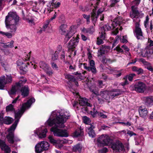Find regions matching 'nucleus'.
<instances>
[{"instance_id":"1","label":"nucleus","mask_w":153,"mask_h":153,"mask_svg":"<svg viewBox=\"0 0 153 153\" xmlns=\"http://www.w3.org/2000/svg\"><path fill=\"white\" fill-rule=\"evenodd\" d=\"M70 116L69 113L66 111L61 114L56 111L52 112L46 123L51 126L55 124L51 129V131L53 132L54 136L65 137L68 136L67 130L59 129L58 127L64 128L65 126L64 123L67 119H68Z\"/></svg>"},{"instance_id":"2","label":"nucleus","mask_w":153,"mask_h":153,"mask_svg":"<svg viewBox=\"0 0 153 153\" xmlns=\"http://www.w3.org/2000/svg\"><path fill=\"white\" fill-rule=\"evenodd\" d=\"M35 99L33 98H32L28 100L27 102L23 104L20 110L17 112H15L14 106L12 104H10L6 107L7 111H12L15 112V120L14 123L11 127L8 129L9 133L7 135V138L9 142L11 144L14 143L15 137L14 135V131L16 129L17 125L19 122V119L25 111L26 109L29 108L31 104L34 102Z\"/></svg>"},{"instance_id":"3","label":"nucleus","mask_w":153,"mask_h":153,"mask_svg":"<svg viewBox=\"0 0 153 153\" xmlns=\"http://www.w3.org/2000/svg\"><path fill=\"white\" fill-rule=\"evenodd\" d=\"M19 21V17L16 12H10L5 17L6 27L11 33H15L16 30V25Z\"/></svg>"},{"instance_id":"4","label":"nucleus","mask_w":153,"mask_h":153,"mask_svg":"<svg viewBox=\"0 0 153 153\" xmlns=\"http://www.w3.org/2000/svg\"><path fill=\"white\" fill-rule=\"evenodd\" d=\"M96 0V4L94 6V9H93L91 14V19L94 26L99 15L104 11V7H99L98 5L100 0Z\"/></svg>"},{"instance_id":"5","label":"nucleus","mask_w":153,"mask_h":153,"mask_svg":"<svg viewBox=\"0 0 153 153\" xmlns=\"http://www.w3.org/2000/svg\"><path fill=\"white\" fill-rule=\"evenodd\" d=\"M140 20L137 19L134 20V23L135 25V29L134 32V35L138 40H143L144 39L143 33L140 27Z\"/></svg>"},{"instance_id":"6","label":"nucleus","mask_w":153,"mask_h":153,"mask_svg":"<svg viewBox=\"0 0 153 153\" xmlns=\"http://www.w3.org/2000/svg\"><path fill=\"white\" fill-rule=\"evenodd\" d=\"M124 20L120 16L115 19L114 21L112 22L111 25L113 26L114 28L117 25L118 26L115 29L111 32L112 35H116L119 32L118 29L120 30H121L123 29L121 25L122 23H124Z\"/></svg>"},{"instance_id":"7","label":"nucleus","mask_w":153,"mask_h":153,"mask_svg":"<svg viewBox=\"0 0 153 153\" xmlns=\"http://www.w3.org/2000/svg\"><path fill=\"white\" fill-rule=\"evenodd\" d=\"M98 146H108L112 144V140L107 135L102 134L97 140Z\"/></svg>"},{"instance_id":"8","label":"nucleus","mask_w":153,"mask_h":153,"mask_svg":"<svg viewBox=\"0 0 153 153\" xmlns=\"http://www.w3.org/2000/svg\"><path fill=\"white\" fill-rule=\"evenodd\" d=\"M146 84L141 82H138L134 85H132L131 87V90L135 91L137 93H143L146 90Z\"/></svg>"},{"instance_id":"9","label":"nucleus","mask_w":153,"mask_h":153,"mask_svg":"<svg viewBox=\"0 0 153 153\" xmlns=\"http://www.w3.org/2000/svg\"><path fill=\"white\" fill-rule=\"evenodd\" d=\"M83 121L85 124L88 125V126L86 127V130L88 132L89 136L92 138L94 137L95 135V133L93 130L94 127L92 124H89L91 121L90 119L86 116H85L83 117Z\"/></svg>"},{"instance_id":"10","label":"nucleus","mask_w":153,"mask_h":153,"mask_svg":"<svg viewBox=\"0 0 153 153\" xmlns=\"http://www.w3.org/2000/svg\"><path fill=\"white\" fill-rule=\"evenodd\" d=\"M131 11L130 13V17L134 20L137 19H140V18H142L144 16V13L142 12H139L138 8H134V6L131 7Z\"/></svg>"},{"instance_id":"11","label":"nucleus","mask_w":153,"mask_h":153,"mask_svg":"<svg viewBox=\"0 0 153 153\" xmlns=\"http://www.w3.org/2000/svg\"><path fill=\"white\" fill-rule=\"evenodd\" d=\"M5 78L4 76L0 77V89H2L6 84L10 83L12 82V77L10 75H6Z\"/></svg>"},{"instance_id":"12","label":"nucleus","mask_w":153,"mask_h":153,"mask_svg":"<svg viewBox=\"0 0 153 153\" xmlns=\"http://www.w3.org/2000/svg\"><path fill=\"white\" fill-rule=\"evenodd\" d=\"M90 66H87L86 63L82 64L83 65L84 68L89 71H91L94 74H96L97 72V71L95 66V62L93 60H91L89 62Z\"/></svg>"},{"instance_id":"13","label":"nucleus","mask_w":153,"mask_h":153,"mask_svg":"<svg viewBox=\"0 0 153 153\" xmlns=\"http://www.w3.org/2000/svg\"><path fill=\"white\" fill-rule=\"evenodd\" d=\"M26 81V80L24 79L23 80H20L18 82L16 83V85L13 86L10 90L9 92V94H15L16 92L20 89L22 84L25 83Z\"/></svg>"},{"instance_id":"14","label":"nucleus","mask_w":153,"mask_h":153,"mask_svg":"<svg viewBox=\"0 0 153 153\" xmlns=\"http://www.w3.org/2000/svg\"><path fill=\"white\" fill-rule=\"evenodd\" d=\"M39 64L40 68L42 69L48 75L50 76L52 74L53 70L47 64L43 62H41Z\"/></svg>"},{"instance_id":"15","label":"nucleus","mask_w":153,"mask_h":153,"mask_svg":"<svg viewBox=\"0 0 153 153\" xmlns=\"http://www.w3.org/2000/svg\"><path fill=\"white\" fill-rule=\"evenodd\" d=\"M79 41L78 38L73 37L68 44V48L69 50L73 51L78 45Z\"/></svg>"},{"instance_id":"16","label":"nucleus","mask_w":153,"mask_h":153,"mask_svg":"<svg viewBox=\"0 0 153 153\" xmlns=\"http://www.w3.org/2000/svg\"><path fill=\"white\" fill-rule=\"evenodd\" d=\"M111 148L114 151L116 152L122 150L124 148L122 143L118 141L115 143H112Z\"/></svg>"},{"instance_id":"17","label":"nucleus","mask_w":153,"mask_h":153,"mask_svg":"<svg viewBox=\"0 0 153 153\" xmlns=\"http://www.w3.org/2000/svg\"><path fill=\"white\" fill-rule=\"evenodd\" d=\"M110 47L108 46H106L105 45H102L100 48V51L98 52V56H101L104 54L107 53L110 50Z\"/></svg>"},{"instance_id":"18","label":"nucleus","mask_w":153,"mask_h":153,"mask_svg":"<svg viewBox=\"0 0 153 153\" xmlns=\"http://www.w3.org/2000/svg\"><path fill=\"white\" fill-rule=\"evenodd\" d=\"M122 93V91L119 89H113L109 92V95L111 98L120 95Z\"/></svg>"},{"instance_id":"19","label":"nucleus","mask_w":153,"mask_h":153,"mask_svg":"<svg viewBox=\"0 0 153 153\" xmlns=\"http://www.w3.org/2000/svg\"><path fill=\"white\" fill-rule=\"evenodd\" d=\"M0 146L2 149L4 150L5 153H10V148L6 145L4 141L1 139H0Z\"/></svg>"},{"instance_id":"20","label":"nucleus","mask_w":153,"mask_h":153,"mask_svg":"<svg viewBox=\"0 0 153 153\" xmlns=\"http://www.w3.org/2000/svg\"><path fill=\"white\" fill-rule=\"evenodd\" d=\"M48 139L50 140V142L54 145H55L56 148L61 149L63 145L62 144H59V140H55L51 136H49Z\"/></svg>"},{"instance_id":"21","label":"nucleus","mask_w":153,"mask_h":153,"mask_svg":"<svg viewBox=\"0 0 153 153\" xmlns=\"http://www.w3.org/2000/svg\"><path fill=\"white\" fill-rule=\"evenodd\" d=\"M138 111L140 116L143 118H145L147 116L148 111L146 108H143L142 107L140 106L139 107Z\"/></svg>"},{"instance_id":"22","label":"nucleus","mask_w":153,"mask_h":153,"mask_svg":"<svg viewBox=\"0 0 153 153\" xmlns=\"http://www.w3.org/2000/svg\"><path fill=\"white\" fill-rule=\"evenodd\" d=\"M21 91L22 93V95L23 97L27 96L29 92L28 86L25 85L22 87L21 89Z\"/></svg>"},{"instance_id":"23","label":"nucleus","mask_w":153,"mask_h":153,"mask_svg":"<svg viewBox=\"0 0 153 153\" xmlns=\"http://www.w3.org/2000/svg\"><path fill=\"white\" fill-rule=\"evenodd\" d=\"M100 95L101 97L107 100H109L111 98L109 92L107 91H101L100 93Z\"/></svg>"},{"instance_id":"24","label":"nucleus","mask_w":153,"mask_h":153,"mask_svg":"<svg viewBox=\"0 0 153 153\" xmlns=\"http://www.w3.org/2000/svg\"><path fill=\"white\" fill-rule=\"evenodd\" d=\"M153 54V49H145L142 53V55L143 57H145L147 56L148 58H150Z\"/></svg>"},{"instance_id":"25","label":"nucleus","mask_w":153,"mask_h":153,"mask_svg":"<svg viewBox=\"0 0 153 153\" xmlns=\"http://www.w3.org/2000/svg\"><path fill=\"white\" fill-rule=\"evenodd\" d=\"M142 100L147 105H150L153 103V98L151 97H144L142 98Z\"/></svg>"},{"instance_id":"26","label":"nucleus","mask_w":153,"mask_h":153,"mask_svg":"<svg viewBox=\"0 0 153 153\" xmlns=\"http://www.w3.org/2000/svg\"><path fill=\"white\" fill-rule=\"evenodd\" d=\"M82 148V145L79 144H78L74 145L73 147L72 150L73 152H80Z\"/></svg>"},{"instance_id":"27","label":"nucleus","mask_w":153,"mask_h":153,"mask_svg":"<svg viewBox=\"0 0 153 153\" xmlns=\"http://www.w3.org/2000/svg\"><path fill=\"white\" fill-rule=\"evenodd\" d=\"M91 114L93 117H94L96 114H97L99 116H100L102 118H106L107 117V116L105 114H104L103 113L100 112H99L97 111H94V112H91Z\"/></svg>"},{"instance_id":"28","label":"nucleus","mask_w":153,"mask_h":153,"mask_svg":"<svg viewBox=\"0 0 153 153\" xmlns=\"http://www.w3.org/2000/svg\"><path fill=\"white\" fill-rule=\"evenodd\" d=\"M0 63L1 66L4 68L5 71H8L10 68V65L7 61H1Z\"/></svg>"},{"instance_id":"29","label":"nucleus","mask_w":153,"mask_h":153,"mask_svg":"<svg viewBox=\"0 0 153 153\" xmlns=\"http://www.w3.org/2000/svg\"><path fill=\"white\" fill-rule=\"evenodd\" d=\"M14 41L12 40L8 44H5L4 43L0 42L1 46L3 48H12L13 47Z\"/></svg>"},{"instance_id":"30","label":"nucleus","mask_w":153,"mask_h":153,"mask_svg":"<svg viewBox=\"0 0 153 153\" xmlns=\"http://www.w3.org/2000/svg\"><path fill=\"white\" fill-rule=\"evenodd\" d=\"M132 70L136 72L138 74H142L143 73V70L141 68H137L135 66L132 67Z\"/></svg>"},{"instance_id":"31","label":"nucleus","mask_w":153,"mask_h":153,"mask_svg":"<svg viewBox=\"0 0 153 153\" xmlns=\"http://www.w3.org/2000/svg\"><path fill=\"white\" fill-rule=\"evenodd\" d=\"M67 25L65 24L62 25L59 27V31L62 35H65L66 33V29Z\"/></svg>"},{"instance_id":"32","label":"nucleus","mask_w":153,"mask_h":153,"mask_svg":"<svg viewBox=\"0 0 153 153\" xmlns=\"http://www.w3.org/2000/svg\"><path fill=\"white\" fill-rule=\"evenodd\" d=\"M114 29V28L113 27L112 25L111 27L110 26L109 24L108 23L102 27V30L105 32L110 30L111 29L113 30Z\"/></svg>"},{"instance_id":"33","label":"nucleus","mask_w":153,"mask_h":153,"mask_svg":"<svg viewBox=\"0 0 153 153\" xmlns=\"http://www.w3.org/2000/svg\"><path fill=\"white\" fill-rule=\"evenodd\" d=\"M40 143L41 144V146H42L44 150L48 149L49 146V144L48 142L46 141H43Z\"/></svg>"},{"instance_id":"34","label":"nucleus","mask_w":153,"mask_h":153,"mask_svg":"<svg viewBox=\"0 0 153 153\" xmlns=\"http://www.w3.org/2000/svg\"><path fill=\"white\" fill-rule=\"evenodd\" d=\"M74 34V33L72 32L71 30H70L66 34H65V41L66 42L69 40V39L73 36Z\"/></svg>"},{"instance_id":"35","label":"nucleus","mask_w":153,"mask_h":153,"mask_svg":"<svg viewBox=\"0 0 153 153\" xmlns=\"http://www.w3.org/2000/svg\"><path fill=\"white\" fill-rule=\"evenodd\" d=\"M51 7L52 8H57L59 7L60 5V3L59 2L57 3V1L56 0H52L51 2Z\"/></svg>"},{"instance_id":"36","label":"nucleus","mask_w":153,"mask_h":153,"mask_svg":"<svg viewBox=\"0 0 153 153\" xmlns=\"http://www.w3.org/2000/svg\"><path fill=\"white\" fill-rule=\"evenodd\" d=\"M35 152L37 153H40L42 152L44 150L42 146H41L40 143L35 146Z\"/></svg>"},{"instance_id":"37","label":"nucleus","mask_w":153,"mask_h":153,"mask_svg":"<svg viewBox=\"0 0 153 153\" xmlns=\"http://www.w3.org/2000/svg\"><path fill=\"white\" fill-rule=\"evenodd\" d=\"M83 134V131L81 129L76 130L74 134V136L75 137H77L80 136H82Z\"/></svg>"},{"instance_id":"38","label":"nucleus","mask_w":153,"mask_h":153,"mask_svg":"<svg viewBox=\"0 0 153 153\" xmlns=\"http://www.w3.org/2000/svg\"><path fill=\"white\" fill-rule=\"evenodd\" d=\"M13 119L9 117H5L3 120V123L6 124H10L13 121Z\"/></svg>"},{"instance_id":"39","label":"nucleus","mask_w":153,"mask_h":153,"mask_svg":"<svg viewBox=\"0 0 153 153\" xmlns=\"http://www.w3.org/2000/svg\"><path fill=\"white\" fill-rule=\"evenodd\" d=\"M48 131L47 129L45 128L38 135V137L39 138H44L46 136V133Z\"/></svg>"},{"instance_id":"40","label":"nucleus","mask_w":153,"mask_h":153,"mask_svg":"<svg viewBox=\"0 0 153 153\" xmlns=\"http://www.w3.org/2000/svg\"><path fill=\"white\" fill-rule=\"evenodd\" d=\"M87 99L85 98H81L79 101V104L81 106H85L87 104Z\"/></svg>"},{"instance_id":"41","label":"nucleus","mask_w":153,"mask_h":153,"mask_svg":"<svg viewBox=\"0 0 153 153\" xmlns=\"http://www.w3.org/2000/svg\"><path fill=\"white\" fill-rule=\"evenodd\" d=\"M141 0H135L131 2V7L134 6V8H138L137 7L139 4Z\"/></svg>"},{"instance_id":"42","label":"nucleus","mask_w":153,"mask_h":153,"mask_svg":"<svg viewBox=\"0 0 153 153\" xmlns=\"http://www.w3.org/2000/svg\"><path fill=\"white\" fill-rule=\"evenodd\" d=\"M90 91L96 95H98L99 93L96 89V88L95 86H92L89 88Z\"/></svg>"},{"instance_id":"43","label":"nucleus","mask_w":153,"mask_h":153,"mask_svg":"<svg viewBox=\"0 0 153 153\" xmlns=\"http://www.w3.org/2000/svg\"><path fill=\"white\" fill-rule=\"evenodd\" d=\"M65 78L68 79L69 81L74 82L76 81V79L72 75L69 74H67L65 75Z\"/></svg>"},{"instance_id":"44","label":"nucleus","mask_w":153,"mask_h":153,"mask_svg":"<svg viewBox=\"0 0 153 153\" xmlns=\"http://www.w3.org/2000/svg\"><path fill=\"white\" fill-rule=\"evenodd\" d=\"M122 70H116L114 71V75L116 77H118L122 75Z\"/></svg>"},{"instance_id":"45","label":"nucleus","mask_w":153,"mask_h":153,"mask_svg":"<svg viewBox=\"0 0 153 153\" xmlns=\"http://www.w3.org/2000/svg\"><path fill=\"white\" fill-rule=\"evenodd\" d=\"M59 52L56 51L53 54V55L52 57V59L53 61H55L57 59L58 57V54H59Z\"/></svg>"},{"instance_id":"46","label":"nucleus","mask_w":153,"mask_h":153,"mask_svg":"<svg viewBox=\"0 0 153 153\" xmlns=\"http://www.w3.org/2000/svg\"><path fill=\"white\" fill-rule=\"evenodd\" d=\"M149 17L148 16H147L146 17V19L144 21V25L145 27L146 28H148L149 27Z\"/></svg>"},{"instance_id":"47","label":"nucleus","mask_w":153,"mask_h":153,"mask_svg":"<svg viewBox=\"0 0 153 153\" xmlns=\"http://www.w3.org/2000/svg\"><path fill=\"white\" fill-rule=\"evenodd\" d=\"M87 32L90 34H92L94 31V29L93 26H91L87 28Z\"/></svg>"},{"instance_id":"48","label":"nucleus","mask_w":153,"mask_h":153,"mask_svg":"<svg viewBox=\"0 0 153 153\" xmlns=\"http://www.w3.org/2000/svg\"><path fill=\"white\" fill-rule=\"evenodd\" d=\"M136 76L135 74H131L126 76H127V78L128 80L130 81H131L132 80L133 78Z\"/></svg>"},{"instance_id":"49","label":"nucleus","mask_w":153,"mask_h":153,"mask_svg":"<svg viewBox=\"0 0 153 153\" xmlns=\"http://www.w3.org/2000/svg\"><path fill=\"white\" fill-rule=\"evenodd\" d=\"M83 17L86 19L87 24H88L90 22V15H86L85 14H83Z\"/></svg>"},{"instance_id":"50","label":"nucleus","mask_w":153,"mask_h":153,"mask_svg":"<svg viewBox=\"0 0 153 153\" xmlns=\"http://www.w3.org/2000/svg\"><path fill=\"white\" fill-rule=\"evenodd\" d=\"M105 33L104 31L102 30V31L101 33V34L100 36L99 37H98L100 38L101 39H102L105 40Z\"/></svg>"},{"instance_id":"51","label":"nucleus","mask_w":153,"mask_h":153,"mask_svg":"<svg viewBox=\"0 0 153 153\" xmlns=\"http://www.w3.org/2000/svg\"><path fill=\"white\" fill-rule=\"evenodd\" d=\"M4 114L2 111L0 113V123L3 124V123Z\"/></svg>"},{"instance_id":"52","label":"nucleus","mask_w":153,"mask_h":153,"mask_svg":"<svg viewBox=\"0 0 153 153\" xmlns=\"http://www.w3.org/2000/svg\"><path fill=\"white\" fill-rule=\"evenodd\" d=\"M68 142V140L63 139L62 140H59V144H62H62H65L67 143Z\"/></svg>"},{"instance_id":"53","label":"nucleus","mask_w":153,"mask_h":153,"mask_svg":"<svg viewBox=\"0 0 153 153\" xmlns=\"http://www.w3.org/2000/svg\"><path fill=\"white\" fill-rule=\"evenodd\" d=\"M103 39H101L98 37H97V44L98 45H99L103 44Z\"/></svg>"},{"instance_id":"54","label":"nucleus","mask_w":153,"mask_h":153,"mask_svg":"<svg viewBox=\"0 0 153 153\" xmlns=\"http://www.w3.org/2000/svg\"><path fill=\"white\" fill-rule=\"evenodd\" d=\"M114 50H116L118 52L120 53H123V50L119 46H117L114 49Z\"/></svg>"},{"instance_id":"55","label":"nucleus","mask_w":153,"mask_h":153,"mask_svg":"<svg viewBox=\"0 0 153 153\" xmlns=\"http://www.w3.org/2000/svg\"><path fill=\"white\" fill-rule=\"evenodd\" d=\"M51 65L52 68L56 70H58V67L56 64L53 62H51Z\"/></svg>"},{"instance_id":"56","label":"nucleus","mask_w":153,"mask_h":153,"mask_svg":"<svg viewBox=\"0 0 153 153\" xmlns=\"http://www.w3.org/2000/svg\"><path fill=\"white\" fill-rule=\"evenodd\" d=\"M126 36H123L122 38H120V40L121 42L123 43H127L128 42L126 39Z\"/></svg>"},{"instance_id":"57","label":"nucleus","mask_w":153,"mask_h":153,"mask_svg":"<svg viewBox=\"0 0 153 153\" xmlns=\"http://www.w3.org/2000/svg\"><path fill=\"white\" fill-rule=\"evenodd\" d=\"M108 151V150L106 147H104L100 150V153H106V152H107Z\"/></svg>"},{"instance_id":"58","label":"nucleus","mask_w":153,"mask_h":153,"mask_svg":"<svg viewBox=\"0 0 153 153\" xmlns=\"http://www.w3.org/2000/svg\"><path fill=\"white\" fill-rule=\"evenodd\" d=\"M98 85L100 88H102L103 86L102 81L98 80Z\"/></svg>"},{"instance_id":"59","label":"nucleus","mask_w":153,"mask_h":153,"mask_svg":"<svg viewBox=\"0 0 153 153\" xmlns=\"http://www.w3.org/2000/svg\"><path fill=\"white\" fill-rule=\"evenodd\" d=\"M48 24L45 25L43 26V27H42L40 31L41 32L45 31V30L48 27Z\"/></svg>"},{"instance_id":"60","label":"nucleus","mask_w":153,"mask_h":153,"mask_svg":"<svg viewBox=\"0 0 153 153\" xmlns=\"http://www.w3.org/2000/svg\"><path fill=\"white\" fill-rule=\"evenodd\" d=\"M4 35L7 36L8 38H11L12 36V33L8 32L5 33Z\"/></svg>"},{"instance_id":"61","label":"nucleus","mask_w":153,"mask_h":153,"mask_svg":"<svg viewBox=\"0 0 153 153\" xmlns=\"http://www.w3.org/2000/svg\"><path fill=\"white\" fill-rule=\"evenodd\" d=\"M118 1L117 0H111V4L110 6L111 7H113L114 6L115 4L118 2Z\"/></svg>"},{"instance_id":"62","label":"nucleus","mask_w":153,"mask_h":153,"mask_svg":"<svg viewBox=\"0 0 153 153\" xmlns=\"http://www.w3.org/2000/svg\"><path fill=\"white\" fill-rule=\"evenodd\" d=\"M121 48L125 51H128L129 50V49L128 48L127 46L125 45H122L121 46Z\"/></svg>"},{"instance_id":"63","label":"nucleus","mask_w":153,"mask_h":153,"mask_svg":"<svg viewBox=\"0 0 153 153\" xmlns=\"http://www.w3.org/2000/svg\"><path fill=\"white\" fill-rule=\"evenodd\" d=\"M110 61V60L107 58H103L102 62L103 63H106Z\"/></svg>"},{"instance_id":"64","label":"nucleus","mask_w":153,"mask_h":153,"mask_svg":"<svg viewBox=\"0 0 153 153\" xmlns=\"http://www.w3.org/2000/svg\"><path fill=\"white\" fill-rule=\"evenodd\" d=\"M127 76H125L123 78V79L125 80L124 82H125V84H126V85H127L128 84V82L127 80Z\"/></svg>"}]
</instances>
